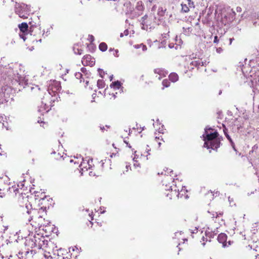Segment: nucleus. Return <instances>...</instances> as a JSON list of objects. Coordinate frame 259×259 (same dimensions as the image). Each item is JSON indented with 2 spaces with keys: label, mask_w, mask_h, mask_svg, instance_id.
<instances>
[{
  "label": "nucleus",
  "mask_w": 259,
  "mask_h": 259,
  "mask_svg": "<svg viewBox=\"0 0 259 259\" xmlns=\"http://www.w3.org/2000/svg\"><path fill=\"white\" fill-rule=\"evenodd\" d=\"M219 134L217 132L208 133L207 128L205 129V133L203 135L204 141V147L207 149L217 150L221 145V140L218 138Z\"/></svg>",
  "instance_id": "nucleus-1"
},
{
  "label": "nucleus",
  "mask_w": 259,
  "mask_h": 259,
  "mask_svg": "<svg viewBox=\"0 0 259 259\" xmlns=\"http://www.w3.org/2000/svg\"><path fill=\"white\" fill-rule=\"evenodd\" d=\"M22 211L23 213L24 219L26 221L30 222L34 219L36 221L38 220V225L42 226L45 225L43 223V221L44 220V219H43L44 215H41L39 214L40 211H44L42 207H41L40 209H39L37 213H36V211L34 210H28L26 206L22 207Z\"/></svg>",
  "instance_id": "nucleus-2"
},
{
  "label": "nucleus",
  "mask_w": 259,
  "mask_h": 259,
  "mask_svg": "<svg viewBox=\"0 0 259 259\" xmlns=\"http://www.w3.org/2000/svg\"><path fill=\"white\" fill-rule=\"evenodd\" d=\"M35 243L39 248L44 250L45 252H48L50 254L54 251L55 245L53 242L48 241L43 236L35 237Z\"/></svg>",
  "instance_id": "nucleus-3"
},
{
  "label": "nucleus",
  "mask_w": 259,
  "mask_h": 259,
  "mask_svg": "<svg viewBox=\"0 0 259 259\" xmlns=\"http://www.w3.org/2000/svg\"><path fill=\"white\" fill-rule=\"evenodd\" d=\"M16 13L20 18L26 19L29 15L30 9V7L25 4H21L18 5L16 8Z\"/></svg>",
  "instance_id": "nucleus-4"
},
{
  "label": "nucleus",
  "mask_w": 259,
  "mask_h": 259,
  "mask_svg": "<svg viewBox=\"0 0 259 259\" xmlns=\"http://www.w3.org/2000/svg\"><path fill=\"white\" fill-rule=\"evenodd\" d=\"M14 253L15 256L13 257V255L10 254L9 257V259H31L32 258L34 259L33 250L25 251L24 252L20 251L18 253H17V251H14Z\"/></svg>",
  "instance_id": "nucleus-5"
},
{
  "label": "nucleus",
  "mask_w": 259,
  "mask_h": 259,
  "mask_svg": "<svg viewBox=\"0 0 259 259\" xmlns=\"http://www.w3.org/2000/svg\"><path fill=\"white\" fill-rule=\"evenodd\" d=\"M214 236V234L210 231H206L204 234H202L200 242L203 246L209 245L210 243L211 240Z\"/></svg>",
  "instance_id": "nucleus-6"
},
{
  "label": "nucleus",
  "mask_w": 259,
  "mask_h": 259,
  "mask_svg": "<svg viewBox=\"0 0 259 259\" xmlns=\"http://www.w3.org/2000/svg\"><path fill=\"white\" fill-rule=\"evenodd\" d=\"M218 240L219 243H222L223 247H229L233 243V241L229 240L227 241V235L225 233H221L218 236Z\"/></svg>",
  "instance_id": "nucleus-7"
},
{
  "label": "nucleus",
  "mask_w": 259,
  "mask_h": 259,
  "mask_svg": "<svg viewBox=\"0 0 259 259\" xmlns=\"http://www.w3.org/2000/svg\"><path fill=\"white\" fill-rule=\"evenodd\" d=\"M61 90V83L59 81L53 80L49 84L48 91L53 93H57Z\"/></svg>",
  "instance_id": "nucleus-8"
},
{
  "label": "nucleus",
  "mask_w": 259,
  "mask_h": 259,
  "mask_svg": "<svg viewBox=\"0 0 259 259\" xmlns=\"http://www.w3.org/2000/svg\"><path fill=\"white\" fill-rule=\"evenodd\" d=\"M18 27L20 29V31L22 32V33L19 34L20 37L21 38H22L24 40H25L26 39V37L25 35L28 33V24L25 22H23L20 24Z\"/></svg>",
  "instance_id": "nucleus-9"
},
{
  "label": "nucleus",
  "mask_w": 259,
  "mask_h": 259,
  "mask_svg": "<svg viewBox=\"0 0 259 259\" xmlns=\"http://www.w3.org/2000/svg\"><path fill=\"white\" fill-rule=\"evenodd\" d=\"M92 159H83L81 163L80 164L79 167L81 170L85 169L88 170L93 167L94 164L93 163Z\"/></svg>",
  "instance_id": "nucleus-10"
},
{
  "label": "nucleus",
  "mask_w": 259,
  "mask_h": 259,
  "mask_svg": "<svg viewBox=\"0 0 259 259\" xmlns=\"http://www.w3.org/2000/svg\"><path fill=\"white\" fill-rule=\"evenodd\" d=\"M84 66H93L95 64V59L90 55L83 56L81 60Z\"/></svg>",
  "instance_id": "nucleus-11"
},
{
  "label": "nucleus",
  "mask_w": 259,
  "mask_h": 259,
  "mask_svg": "<svg viewBox=\"0 0 259 259\" xmlns=\"http://www.w3.org/2000/svg\"><path fill=\"white\" fill-rule=\"evenodd\" d=\"M208 63L209 62L205 60L203 61L202 59H198V60L192 61L190 65L199 69L202 66H206Z\"/></svg>",
  "instance_id": "nucleus-12"
},
{
  "label": "nucleus",
  "mask_w": 259,
  "mask_h": 259,
  "mask_svg": "<svg viewBox=\"0 0 259 259\" xmlns=\"http://www.w3.org/2000/svg\"><path fill=\"white\" fill-rule=\"evenodd\" d=\"M6 190L7 194L12 195L13 196H16L18 194H20V189L18 188V186L14 185L12 187L7 186Z\"/></svg>",
  "instance_id": "nucleus-13"
},
{
  "label": "nucleus",
  "mask_w": 259,
  "mask_h": 259,
  "mask_svg": "<svg viewBox=\"0 0 259 259\" xmlns=\"http://www.w3.org/2000/svg\"><path fill=\"white\" fill-rule=\"evenodd\" d=\"M51 253L50 254L48 252L44 253L41 250H39L37 253L34 252V259H49Z\"/></svg>",
  "instance_id": "nucleus-14"
},
{
  "label": "nucleus",
  "mask_w": 259,
  "mask_h": 259,
  "mask_svg": "<svg viewBox=\"0 0 259 259\" xmlns=\"http://www.w3.org/2000/svg\"><path fill=\"white\" fill-rule=\"evenodd\" d=\"M153 18L152 16L148 17L147 15H145L144 17L142 18V22L141 23L143 26H145L146 27H151V23H150L151 20Z\"/></svg>",
  "instance_id": "nucleus-15"
},
{
  "label": "nucleus",
  "mask_w": 259,
  "mask_h": 259,
  "mask_svg": "<svg viewBox=\"0 0 259 259\" xmlns=\"http://www.w3.org/2000/svg\"><path fill=\"white\" fill-rule=\"evenodd\" d=\"M69 252L71 253L69 259L75 258L80 252L79 249L76 246L70 247Z\"/></svg>",
  "instance_id": "nucleus-16"
},
{
  "label": "nucleus",
  "mask_w": 259,
  "mask_h": 259,
  "mask_svg": "<svg viewBox=\"0 0 259 259\" xmlns=\"http://www.w3.org/2000/svg\"><path fill=\"white\" fill-rule=\"evenodd\" d=\"M154 72L156 74H158L160 75L159 79H161L162 77L166 76L168 74V71L162 68H156L154 70Z\"/></svg>",
  "instance_id": "nucleus-17"
},
{
  "label": "nucleus",
  "mask_w": 259,
  "mask_h": 259,
  "mask_svg": "<svg viewBox=\"0 0 259 259\" xmlns=\"http://www.w3.org/2000/svg\"><path fill=\"white\" fill-rule=\"evenodd\" d=\"M73 50L76 55H81L82 54L83 50L81 48V46L78 44L74 45Z\"/></svg>",
  "instance_id": "nucleus-18"
},
{
  "label": "nucleus",
  "mask_w": 259,
  "mask_h": 259,
  "mask_svg": "<svg viewBox=\"0 0 259 259\" xmlns=\"http://www.w3.org/2000/svg\"><path fill=\"white\" fill-rule=\"evenodd\" d=\"M169 79L173 82L177 81L179 79V76L176 73H171L168 76Z\"/></svg>",
  "instance_id": "nucleus-19"
},
{
  "label": "nucleus",
  "mask_w": 259,
  "mask_h": 259,
  "mask_svg": "<svg viewBox=\"0 0 259 259\" xmlns=\"http://www.w3.org/2000/svg\"><path fill=\"white\" fill-rule=\"evenodd\" d=\"M110 86L114 90L119 89L121 87V83L120 81H116L113 82Z\"/></svg>",
  "instance_id": "nucleus-20"
},
{
  "label": "nucleus",
  "mask_w": 259,
  "mask_h": 259,
  "mask_svg": "<svg viewBox=\"0 0 259 259\" xmlns=\"http://www.w3.org/2000/svg\"><path fill=\"white\" fill-rule=\"evenodd\" d=\"M136 9L139 11L140 12H142L144 9V6L143 3L141 1L138 2L137 3V5L136 7Z\"/></svg>",
  "instance_id": "nucleus-21"
},
{
  "label": "nucleus",
  "mask_w": 259,
  "mask_h": 259,
  "mask_svg": "<svg viewBox=\"0 0 259 259\" xmlns=\"http://www.w3.org/2000/svg\"><path fill=\"white\" fill-rule=\"evenodd\" d=\"M208 213H209L211 215V218H219L220 217H221L223 215V212H210L209 211H208Z\"/></svg>",
  "instance_id": "nucleus-22"
},
{
  "label": "nucleus",
  "mask_w": 259,
  "mask_h": 259,
  "mask_svg": "<svg viewBox=\"0 0 259 259\" xmlns=\"http://www.w3.org/2000/svg\"><path fill=\"white\" fill-rule=\"evenodd\" d=\"M99 49L102 52H105L107 50V45L105 42H101L99 46Z\"/></svg>",
  "instance_id": "nucleus-23"
},
{
  "label": "nucleus",
  "mask_w": 259,
  "mask_h": 259,
  "mask_svg": "<svg viewBox=\"0 0 259 259\" xmlns=\"http://www.w3.org/2000/svg\"><path fill=\"white\" fill-rule=\"evenodd\" d=\"M105 83L102 79H99L97 81V86L99 89H103L105 87Z\"/></svg>",
  "instance_id": "nucleus-24"
},
{
  "label": "nucleus",
  "mask_w": 259,
  "mask_h": 259,
  "mask_svg": "<svg viewBox=\"0 0 259 259\" xmlns=\"http://www.w3.org/2000/svg\"><path fill=\"white\" fill-rule=\"evenodd\" d=\"M184 33L185 35H189L192 32V29L191 27H183Z\"/></svg>",
  "instance_id": "nucleus-25"
},
{
  "label": "nucleus",
  "mask_w": 259,
  "mask_h": 259,
  "mask_svg": "<svg viewBox=\"0 0 259 259\" xmlns=\"http://www.w3.org/2000/svg\"><path fill=\"white\" fill-rule=\"evenodd\" d=\"M162 85L163 86V88H162V89H164V88H167V87H169L170 83L168 79H165L163 80V81L162 82Z\"/></svg>",
  "instance_id": "nucleus-26"
},
{
  "label": "nucleus",
  "mask_w": 259,
  "mask_h": 259,
  "mask_svg": "<svg viewBox=\"0 0 259 259\" xmlns=\"http://www.w3.org/2000/svg\"><path fill=\"white\" fill-rule=\"evenodd\" d=\"M182 6V12L184 13H187L189 11V8L186 4H181Z\"/></svg>",
  "instance_id": "nucleus-27"
},
{
  "label": "nucleus",
  "mask_w": 259,
  "mask_h": 259,
  "mask_svg": "<svg viewBox=\"0 0 259 259\" xmlns=\"http://www.w3.org/2000/svg\"><path fill=\"white\" fill-rule=\"evenodd\" d=\"M166 11V9H163L162 8H159L158 9V14L160 16H163Z\"/></svg>",
  "instance_id": "nucleus-28"
},
{
  "label": "nucleus",
  "mask_w": 259,
  "mask_h": 259,
  "mask_svg": "<svg viewBox=\"0 0 259 259\" xmlns=\"http://www.w3.org/2000/svg\"><path fill=\"white\" fill-rule=\"evenodd\" d=\"M155 140L157 142V143H158V144L159 145V147H160L161 146V145L162 144V141H163V139L161 138V136H160V137H155Z\"/></svg>",
  "instance_id": "nucleus-29"
},
{
  "label": "nucleus",
  "mask_w": 259,
  "mask_h": 259,
  "mask_svg": "<svg viewBox=\"0 0 259 259\" xmlns=\"http://www.w3.org/2000/svg\"><path fill=\"white\" fill-rule=\"evenodd\" d=\"M254 78L253 79L254 80L255 82L259 85V71L256 72L255 73V75L254 76Z\"/></svg>",
  "instance_id": "nucleus-30"
},
{
  "label": "nucleus",
  "mask_w": 259,
  "mask_h": 259,
  "mask_svg": "<svg viewBox=\"0 0 259 259\" xmlns=\"http://www.w3.org/2000/svg\"><path fill=\"white\" fill-rule=\"evenodd\" d=\"M7 194V192L6 188H3V189L0 188V196L2 197V195H5Z\"/></svg>",
  "instance_id": "nucleus-31"
},
{
  "label": "nucleus",
  "mask_w": 259,
  "mask_h": 259,
  "mask_svg": "<svg viewBox=\"0 0 259 259\" xmlns=\"http://www.w3.org/2000/svg\"><path fill=\"white\" fill-rule=\"evenodd\" d=\"M150 151V149H149L148 148L146 149V151L144 152V154H142L141 155L142 156H146V159L148 160V155H150V153H149V151Z\"/></svg>",
  "instance_id": "nucleus-32"
},
{
  "label": "nucleus",
  "mask_w": 259,
  "mask_h": 259,
  "mask_svg": "<svg viewBox=\"0 0 259 259\" xmlns=\"http://www.w3.org/2000/svg\"><path fill=\"white\" fill-rule=\"evenodd\" d=\"M6 230V227L2 225V223H0V234H2L5 232Z\"/></svg>",
  "instance_id": "nucleus-33"
},
{
  "label": "nucleus",
  "mask_w": 259,
  "mask_h": 259,
  "mask_svg": "<svg viewBox=\"0 0 259 259\" xmlns=\"http://www.w3.org/2000/svg\"><path fill=\"white\" fill-rule=\"evenodd\" d=\"M183 192L185 193V190H182L180 192H178L177 194L178 198H182L183 196Z\"/></svg>",
  "instance_id": "nucleus-34"
},
{
  "label": "nucleus",
  "mask_w": 259,
  "mask_h": 259,
  "mask_svg": "<svg viewBox=\"0 0 259 259\" xmlns=\"http://www.w3.org/2000/svg\"><path fill=\"white\" fill-rule=\"evenodd\" d=\"M82 75L80 72H76L75 74V76L77 79H81V78H82ZM80 81H81V80H80Z\"/></svg>",
  "instance_id": "nucleus-35"
},
{
  "label": "nucleus",
  "mask_w": 259,
  "mask_h": 259,
  "mask_svg": "<svg viewBox=\"0 0 259 259\" xmlns=\"http://www.w3.org/2000/svg\"><path fill=\"white\" fill-rule=\"evenodd\" d=\"M128 34V30H127V29H126V30H125L124 31L123 33H120V36L121 37H123V35H125V36H126V35H127Z\"/></svg>",
  "instance_id": "nucleus-36"
},
{
  "label": "nucleus",
  "mask_w": 259,
  "mask_h": 259,
  "mask_svg": "<svg viewBox=\"0 0 259 259\" xmlns=\"http://www.w3.org/2000/svg\"><path fill=\"white\" fill-rule=\"evenodd\" d=\"M222 126L223 127V132H224V133L225 134V135H228V133H227V128L226 127L225 125L224 124H222Z\"/></svg>",
  "instance_id": "nucleus-37"
},
{
  "label": "nucleus",
  "mask_w": 259,
  "mask_h": 259,
  "mask_svg": "<svg viewBox=\"0 0 259 259\" xmlns=\"http://www.w3.org/2000/svg\"><path fill=\"white\" fill-rule=\"evenodd\" d=\"M98 71H99L100 76L103 77V75L104 74V72L103 71V70L101 69H99Z\"/></svg>",
  "instance_id": "nucleus-38"
},
{
  "label": "nucleus",
  "mask_w": 259,
  "mask_h": 259,
  "mask_svg": "<svg viewBox=\"0 0 259 259\" xmlns=\"http://www.w3.org/2000/svg\"><path fill=\"white\" fill-rule=\"evenodd\" d=\"M88 39L91 42H93L94 40V37L92 35H89L88 36Z\"/></svg>",
  "instance_id": "nucleus-39"
},
{
  "label": "nucleus",
  "mask_w": 259,
  "mask_h": 259,
  "mask_svg": "<svg viewBox=\"0 0 259 259\" xmlns=\"http://www.w3.org/2000/svg\"><path fill=\"white\" fill-rule=\"evenodd\" d=\"M219 42V39L218 38V37L217 36H215L214 38L213 42L214 43H218Z\"/></svg>",
  "instance_id": "nucleus-40"
},
{
  "label": "nucleus",
  "mask_w": 259,
  "mask_h": 259,
  "mask_svg": "<svg viewBox=\"0 0 259 259\" xmlns=\"http://www.w3.org/2000/svg\"><path fill=\"white\" fill-rule=\"evenodd\" d=\"M118 51L117 50H114V51H113V55L114 56L118 57Z\"/></svg>",
  "instance_id": "nucleus-41"
},
{
  "label": "nucleus",
  "mask_w": 259,
  "mask_h": 259,
  "mask_svg": "<svg viewBox=\"0 0 259 259\" xmlns=\"http://www.w3.org/2000/svg\"><path fill=\"white\" fill-rule=\"evenodd\" d=\"M228 199H229V201H230V204H231V205L234 204V203H233L234 201H233V198H231L230 197H228Z\"/></svg>",
  "instance_id": "nucleus-42"
},
{
  "label": "nucleus",
  "mask_w": 259,
  "mask_h": 259,
  "mask_svg": "<svg viewBox=\"0 0 259 259\" xmlns=\"http://www.w3.org/2000/svg\"><path fill=\"white\" fill-rule=\"evenodd\" d=\"M226 137L228 139V140L230 141V143L233 142L232 139L231 138L230 136L228 134L226 135Z\"/></svg>",
  "instance_id": "nucleus-43"
},
{
  "label": "nucleus",
  "mask_w": 259,
  "mask_h": 259,
  "mask_svg": "<svg viewBox=\"0 0 259 259\" xmlns=\"http://www.w3.org/2000/svg\"><path fill=\"white\" fill-rule=\"evenodd\" d=\"M141 46H142V50H143V51H145L147 50V47H146V45H143V44H141Z\"/></svg>",
  "instance_id": "nucleus-44"
},
{
  "label": "nucleus",
  "mask_w": 259,
  "mask_h": 259,
  "mask_svg": "<svg viewBox=\"0 0 259 259\" xmlns=\"http://www.w3.org/2000/svg\"><path fill=\"white\" fill-rule=\"evenodd\" d=\"M236 11H237V12H239V13H240V12H241L242 11V9H241V7H237L236 8Z\"/></svg>",
  "instance_id": "nucleus-45"
},
{
  "label": "nucleus",
  "mask_w": 259,
  "mask_h": 259,
  "mask_svg": "<svg viewBox=\"0 0 259 259\" xmlns=\"http://www.w3.org/2000/svg\"><path fill=\"white\" fill-rule=\"evenodd\" d=\"M31 90H34L35 91H36L37 90L39 91L40 90V89L38 88L37 87H36L35 88H34V87L33 88H31Z\"/></svg>",
  "instance_id": "nucleus-46"
},
{
  "label": "nucleus",
  "mask_w": 259,
  "mask_h": 259,
  "mask_svg": "<svg viewBox=\"0 0 259 259\" xmlns=\"http://www.w3.org/2000/svg\"><path fill=\"white\" fill-rule=\"evenodd\" d=\"M231 146L233 147V149L236 151V150L235 149V146L234 143L233 142H232L231 143Z\"/></svg>",
  "instance_id": "nucleus-47"
},
{
  "label": "nucleus",
  "mask_w": 259,
  "mask_h": 259,
  "mask_svg": "<svg viewBox=\"0 0 259 259\" xmlns=\"http://www.w3.org/2000/svg\"><path fill=\"white\" fill-rule=\"evenodd\" d=\"M124 142L125 143V144L126 145V146H127L130 148H132V146H131V145L128 142H126L125 141H124Z\"/></svg>",
  "instance_id": "nucleus-48"
},
{
  "label": "nucleus",
  "mask_w": 259,
  "mask_h": 259,
  "mask_svg": "<svg viewBox=\"0 0 259 259\" xmlns=\"http://www.w3.org/2000/svg\"><path fill=\"white\" fill-rule=\"evenodd\" d=\"M234 39V38H230L229 39V41H230V44H229V45H231L232 44V41H233V40Z\"/></svg>",
  "instance_id": "nucleus-49"
},
{
  "label": "nucleus",
  "mask_w": 259,
  "mask_h": 259,
  "mask_svg": "<svg viewBox=\"0 0 259 259\" xmlns=\"http://www.w3.org/2000/svg\"><path fill=\"white\" fill-rule=\"evenodd\" d=\"M27 84H28V83H27V81H25L24 82V83H23V82H22V85H27Z\"/></svg>",
  "instance_id": "nucleus-50"
},
{
  "label": "nucleus",
  "mask_w": 259,
  "mask_h": 259,
  "mask_svg": "<svg viewBox=\"0 0 259 259\" xmlns=\"http://www.w3.org/2000/svg\"><path fill=\"white\" fill-rule=\"evenodd\" d=\"M89 215L91 217V221L93 220V212L91 214L90 213Z\"/></svg>",
  "instance_id": "nucleus-51"
},
{
  "label": "nucleus",
  "mask_w": 259,
  "mask_h": 259,
  "mask_svg": "<svg viewBox=\"0 0 259 259\" xmlns=\"http://www.w3.org/2000/svg\"><path fill=\"white\" fill-rule=\"evenodd\" d=\"M86 70V69L84 67H82L81 68V71L82 72H84Z\"/></svg>",
  "instance_id": "nucleus-52"
},
{
  "label": "nucleus",
  "mask_w": 259,
  "mask_h": 259,
  "mask_svg": "<svg viewBox=\"0 0 259 259\" xmlns=\"http://www.w3.org/2000/svg\"><path fill=\"white\" fill-rule=\"evenodd\" d=\"M222 51V49L221 48L217 49V51L219 53H220Z\"/></svg>",
  "instance_id": "nucleus-53"
},
{
  "label": "nucleus",
  "mask_w": 259,
  "mask_h": 259,
  "mask_svg": "<svg viewBox=\"0 0 259 259\" xmlns=\"http://www.w3.org/2000/svg\"><path fill=\"white\" fill-rule=\"evenodd\" d=\"M100 128L103 131L105 130V127L104 126H100Z\"/></svg>",
  "instance_id": "nucleus-54"
},
{
  "label": "nucleus",
  "mask_w": 259,
  "mask_h": 259,
  "mask_svg": "<svg viewBox=\"0 0 259 259\" xmlns=\"http://www.w3.org/2000/svg\"><path fill=\"white\" fill-rule=\"evenodd\" d=\"M188 4L189 5V6H190V4H192L193 5V3L191 2V0H188Z\"/></svg>",
  "instance_id": "nucleus-55"
},
{
  "label": "nucleus",
  "mask_w": 259,
  "mask_h": 259,
  "mask_svg": "<svg viewBox=\"0 0 259 259\" xmlns=\"http://www.w3.org/2000/svg\"><path fill=\"white\" fill-rule=\"evenodd\" d=\"M174 193H175V194H176V193H177L176 191V190H175V191H172L171 192L170 195H171Z\"/></svg>",
  "instance_id": "nucleus-56"
},
{
  "label": "nucleus",
  "mask_w": 259,
  "mask_h": 259,
  "mask_svg": "<svg viewBox=\"0 0 259 259\" xmlns=\"http://www.w3.org/2000/svg\"><path fill=\"white\" fill-rule=\"evenodd\" d=\"M255 259H259V254H257L255 256Z\"/></svg>",
  "instance_id": "nucleus-57"
},
{
  "label": "nucleus",
  "mask_w": 259,
  "mask_h": 259,
  "mask_svg": "<svg viewBox=\"0 0 259 259\" xmlns=\"http://www.w3.org/2000/svg\"><path fill=\"white\" fill-rule=\"evenodd\" d=\"M232 14H233V16H235L236 15L235 12L233 10H232Z\"/></svg>",
  "instance_id": "nucleus-58"
},
{
  "label": "nucleus",
  "mask_w": 259,
  "mask_h": 259,
  "mask_svg": "<svg viewBox=\"0 0 259 259\" xmlns=\"http://www.w3.org/2000/svg\"><path fill=\"white\" fill-rule=\"evenodd\" d=\"M114 50H115L114 49H111V48H110V49H109V51H110V52H112V51H113H113H114Z\"/></svg>",
  "instance_id": "nucleus-59"
},
{
  "label": "nucleus",
  "mask_w": 259,
  "mask_h": 259,
  "mask_svg": "<svg viewBox=\"0 0 259 259\" xmlns=\"http://www.w3.org/2000/svg\"><path fill=\"white\" fill-rule=\"evenodd\" d=\"M166 34H162V35H163V37L166 38Z\"/></svg>",
  "instance_id": "nucleus-60"
},
{
  "label": "nucleus",
  "mask_w": 259,
  "mask_h": 259,
  "mask_svg": "<svg viewBox=\"0 0 259 259\" xmlns=\"http://www.w3.org/2000/svg\"><path fill=\"white\" fill-rule=\"evenodd\" d=\"M112 79H113V75H111L110 76V80H112Z\"/></svg>",
  "instance_id": "nucleus-61"
},
{
  "label": "nucleus",
  "mask_w": 259,
  "mask_h": 259,
  "mask_svg": "<svg viewBox=\"0 0 259 259\" xmlns=\"http://www.w3.org/2000/svg\"><path fill=\"white\" fill-rule=\"evenodd\" d=\"M38 122H40V123H42L43 124H45V122H43V121H40L39 120H38Z\"/></svg>",
  "instance_id": "nucleus-62"
},
{
  "label": "nucleus",
  "mask_w": 259,
  "mask_h": 259,
  "mask_svg": "<svg viewBox=\"0 0 259 259\" xmlns=\"http://www.w3.org/2000/svg\"><path fill=\"white\" fill-rule=\"evenodd\" d=\"M59 251H60V252H64V251H65V250H62V249H60L59 250Z\"/></svg>",
  "instance_id": "nucleus-63"
},
{
  "label": "nucleus",
  "mask_w": 259,
  "mask_h": 259,
  "mask_svg": "<svg viewBox=\"0 0 259 259\" xmlns=\"http://www.w3.org/2000/svg\"><path fill=\"white\" fill-rule=\"evenodd\" d=\"M106 127H107V128H110V126H108V125H106Z\"/></svg>",
  "instance_id": "nucleus-64"
}]
</instances>
